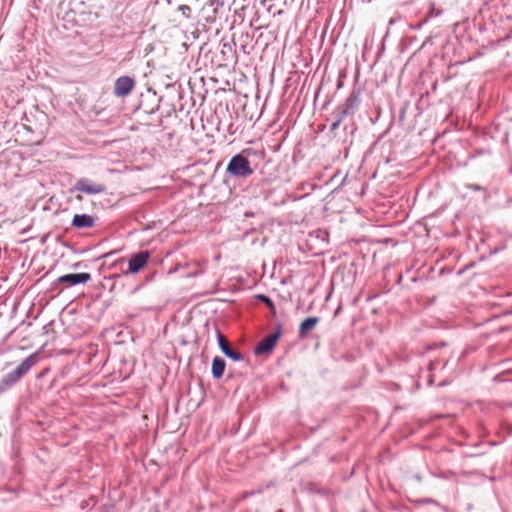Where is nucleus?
I'll list each match as a JSON object with an SVG mask.
<instances>
[{
  "label": "nucleus",
  "mask_w": 512,
  "mask_h": 512,
  "mask_svg": "<svg viewBox=\"0 0 512 512\" xmlns=\"http://www.w3.org/2000/svg\"><path fill=\"white\" fill-rule=\"evenodd\" d=\"M355 102L356 100L351 96L345 101L343 108L337 112V119L332 123L331 131H335L340 126L346 115L354 108Z\"/></svg>",
  "instance_id": "nucleus-8"
},
{
  "label": "nucleus",
  "mask_w": 512,
  "mask_h": 512,
  "mask_svg": "<svg viewBox=\"0 0 512 512\" xmlns=\"http://www.w3.org/2000/svg\"><path fill=\"white\" fill-rule=\"evenodd\" d=\"M225 355L227 357L233 359L234 361L243 360V355L240 352L233 350L232 348H230L228 351H226Z\"/></svg>",
  "instance_id": "nucleus-13"
},
{
  "label": "nucleus",
  "mask_w": 512,
  "mask_h": 512,
  "mask_svg": "<svg viewBox=\"0 0 512 512\" xmlns=\"http://www.w3.org/2000/svg\"><path fill=\"white\" fill-rule=\"evenodd\" d=\"M217 339H218V344H219L222 352L225 354L226 351H228L231 348L228 340L220 332H218V334H217Z\"/></svg>",
  "instance_id": "nucleus-12"
},
{
  "label": "nucleus",
  "mask_w": 512,
  "mask_h": 512,
  "mask_svg": "<svg viewBox=\"0 0 512 512\" xmlns=\"http://www.w3.org/2000/svg\"><path fill=\"white\" fill-rule=\"evenodd\" d=\"M91 275L89 273H76V274H65L57 279V283H65L68 286H74L77 284H85L90 281Z\"/></svg>",
  "instance_id": "nucleus-6"
},
{
  "label": "nucleus",
  "mask_w": 512,
  "mask_h": 512,
  "mask_svg": "<svg viewBox=\"0 0 512 512\" xmlns=\"http://www.w3.org/2000/svg\"><path fill=\"white\" fill-rule=\"evenodd\" d=\"M280 334L274 333L266 336L264 339H262L258 345L255 347L254 352L256 355L270 353L274 346L276 345Z\"/></svg>",
  "instance_id": "nucleus-7"
},
{
  "label": "nucleus",
  "mask_w": 512,
  "mask_h": 512,
  "mask_svg": "<svg viewBox=\"0 0 512 512\" xmlns=\"http://www.w3.org/2000/svg\"><path fill=\"white\" fill-rule=\"evenodd\" d=\"M227 171L238 177H246L252 174V169L249 166V161L242 155L234 156L227 167Z\"/></svg>",
  "instance_id": "nucleus-1"
},
{
  "label": "nucleus",
  "mask_w": 512,
  "mask_h": 512,
  "mask_svg": "<svg viewBox=\"0 0 512 512\" xmlns=\"http://www.w3.org/2000/svg\"><path fill=\"white\" fill-rule=\"evenodd\" d=\"M258 298L262 300L272 311L275 310L274 303L269 297L265 295H259Z\"/></svg>",
  "instance_id": "nucleus-14"
},
{
  "label": "nucleus",
  "mask_w": 512,
  "mask_h": 512,
  "mask_svg": "<svg viewBox=\"0 0 512 512\" xmlns=\"http://www.w3.org/2000/svg\"><path fill=\"white\" fill-rule=\"evenodd\" d=\"M75 198L80 202L83 200L82 194H77Z\"/></svg>",
  "instance_id": "nucleus-16"
},
{
  "label": "nucleus",
  "mask_w": 512,
  "mask_h": 512,
  "mask_svg": "<svg viewBox=\"0 0 512 512\" xmlns=\"http://www.w3.org/2000/svg\"><path fill=\"white\" fill-rule=\"evenodd\" d=\"M36 363L34 355L27 357L14 371H12L8 378L11 382L19 380L25 373H27Z\"/></svg>",
  "instance_id": "nucleus-5"
},
{
  "label": "nucleus",
  "mask_w": 512,
  "mask_h": 512,
  "mask_svg": "<svg viewBox=\"0 0 512 512\" xmlns=\"http://www.w3.org/2000/svg\"><path fill=\"white\" fill-rule=\"evenodd\" d=\"M319 319L317 317L306 318L299 326V337L305 338L316 327Z\"/></svg>",
  "instance_id": "nucleus-9"
},
{
  "label": "nucleus",
  "mask_w": 512,
  "mask_h": 512,
  "mask_svg": "<svg viewBox=\"0 0 512 512\" xmlns=\"http://www.w3.org/2000/svg\"><path fill=\"white\" fill-rule=\"evenodd\" d=\"M179 10L182 12V14L186 17L190 16L191 8L187 5H181L179 6Z\"/></svg>",
  "instance_id": "nucleus-15"
},
{
  "label": "nucleus",
  "mask_w": 512,
  "mask_h": 512,
  "mask_svg": "<svg viewBox=\"0 0 512 512\" xmlns=\"http://www.w3.org/2000/svg\"><path fill=\"white\" fill-rule=\"evenodd\" d=\"M225 361L219 356L214 357L212 362V375L216 379H220L225 371Z\"/></svg>",
  "instance_id": "nucleus-11"
},
{
  "label": "nucleus",
  "mask_w": 512,
  "mask_h": 512,
  "mask_svg": "<svg viewBox=\"0 0 512 512\" xmlns=\"http://www.w3.org/2000/svg\"><path fill=\"white\" fill-rule=\"evenodd\" d=\"M150 259V253L148 251H142L133 255L129 260V273H137L143 269Z\"/></svg>",
  "instance_id": "nucleus-4"
},
{
  "label": "nucleus",
  "mask_w": 512,
  "mask_h": 512,
  "mask_svg": "<svg viewBox=\"0 0 512 512\" xmlns=\"http://www.w3.org/2000/svg\"><path fill=\"white\" fill-rule=\"evenodd\" d=\"M72 225L77 228H88L94 225V219L87 214H76L73 217Z\"/></svg>",
  "instance_id": "nucleus-10"
},
{
  "label": "nucleus",
  "mask_w": 512,
  "mask_h": 512,
  "mask_svg": "<svg viewBox=\"0 0 512 512\" xmlns=\"http://www.w3.org/2000/svg\"><path fill=\"white\" fill-rule=\"evenodd\" d=\"M135 87V81L129 76H121L114 83V94L117 97L129 95Z\"/></svg>",
  "instance_id": "nucleus-3"
},
{
  "label": "nucleus",
  "mask_w": 512,
  "mask_h": 512,
  "mask_svg": "<svg viewBox=\"0 0 512 512\" xmlns=\"http://www.w3.org/2000/svg\"><path fill=\"white\" fill-rule=\"evenodd\" d=\"M73 190L89 195H96L105 192L106 186L103 183L93 182L87 178H80L76 181Z\"/></svg>",
  "instance_id": "nucleus-2"
}]
</instances>
